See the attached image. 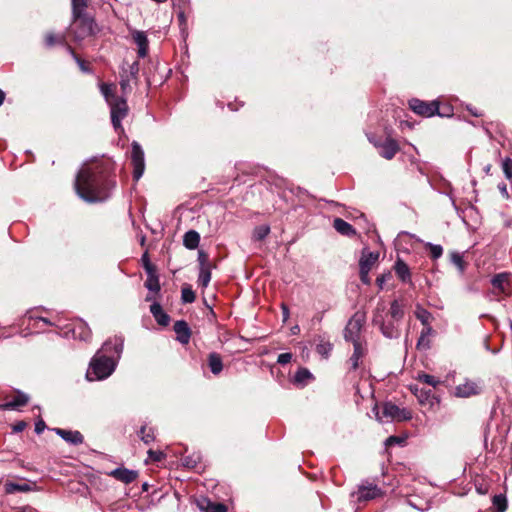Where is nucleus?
Masks as SVG:
<instances>
[{
  "label": "nucleus",
  "instance_id": "f257e3e1",
  "mask_svg": "<svg viewBox=\"0 0 512 512\" xmlns=\"http://www.w3.org/2000/svg\"><path fill=\"white\" fill-rule=\"evenodd\" d=\"M115 185L111 178V164L104 162L83 166L75 180L77 194L90 203L108 199Z\"/></svg>",
  "mask_w": 512,
  "mask_h": 512
},
{
  "label": "nucleus",
  "instance_id": "f03ea898",
  "mask_svg": "<svg viewBox=\"0 0 512 512\" xmlns=\"http://www.w3.org/2000/svg\"><path fill=\"white\" fill-rule=\"evenodd\" d=\"M124 340L115 336L105 341L93 356L86 377L89 381L108 378L115 370L123 351Z\"/></svg>",
  "mask_w": 512,
  "mask_h": 512
},
{
  "label": "nucleus",
  "instance_id": "7ed1b4c3",
  "mask_svg": "<svg viewBox=\"0 0 512 512\" xmlns=\"http://www.w3.org/2000/svg\"><path fill=\"white\" fill-rule=\"evenodd\" d=\"M100 91L110 107L111 122L114 129H122L121 122L128 114V105L125 96L115 94L116 85L113 83H100Z\"/></svg>",
  "mask_w": 512,
  "mask_h": 512
},
{
  "label": "nucleus",
  "instance_id": "20e7f679",
  "mask_svg": "<svg viewBox=\"0 0 512 512\" xmlns=\"http://www.w3.org/2000/svg\"><path fill=\"white\" fill-rule=\"evenodd\" d=\"M366 323V313L364 311H356L352 317L348 320L344 331V339L351 343L365 342L362 339L361 333Z\"/></svg>",
  "mask_w": 512,
  "mask_h": 512
},
{
  "label": "nucleus",
  "instance_id": "39448f33",
  "mask_svg": "<svg viewBox=\"0 0 512 512\" xmlns=\"http://www.w3.org/2000/svg\"><path fill=\"white\" fill-rule=\"evenodd\" d=\"M384 307H377L373 313L372 323L378 326L382 335L389 339H396L400 336V328L398 322L393 319L385 321L384 319Z\"/></svg>",
  "mask_w": 512,
  "mask_h": 512
},
{
  "label": "nucleus",
  "instance_id": "423d86ee",
  "mask_svg": "<svg viewBox=\"0 0 512 512\" xmlns=\"http://www.w3.org/2000/svg\"><path fill=\"white\" fill-rule=\"evenodd\" d=\"M376 418L380 422L384 421V419H386L387 421H405L410 420L412 418V413L410 410L400 408L392 402H385L382 406L381 414L379 412H376Z\"/></svg>",
  "mask_w": 512,
  "mask_h": 512
},
{
  "label": "nucleus",
  "instance_id": "0eeeda50",
  "mask_svg": "<svg viewBox=\"0 0 512 512\" xmlns=\"http://www.w3.org/2000/svg\"><path fill=\"white\" fill-rule=\"evenodd\" d=\"M409 107L413 112L424 117H432L435 114L442 116L439 112L438 102L436 101L426 102L414 98L409 101Z\"/></svg>",
  "mask_w": 512,
  "mask_h": 512
},
{
  "label": "nucleus",
  "instance_id": "6e6552de",
  "mask_svg": "<svg viewBox=\"0 0 512 512\" xmlns=\"http://www.w3.org/2000/svg\"><path fill=\"white\" fill-rule=\"evenodd\" d=\"M482 392V385L480 381L465 379L461 384L454 388V396L458 398H469L479 395Z\"/></svg>",
  "mask_w": 512,
  "mask_h": 512
},
{
  "label": "nucleus",
  "instance_id": "1a4fd4ad",
  "mask_svg": "<svg viewBox=\"0 0 512 512\" xmlns=\"http://www.w3.org/2000/svg\"><path fill=\"white\" fill-rule=\"evenodd\" d=\"M131 162L133 165V178L138 181L145 169L144 152L137 142L132 143Z\"/></svg>",
  "mask_w": 512,
  "mask_h": 512
},
{
  "label": "nucleus",
  "instance_id": "9d476101",
  "mask_svg": "<svg viewBox=\"0 0 512 512\" xmlns=\"http://www.w3.org/2000/svg\"><path fill=\"white\" fill-rule=\"evenodd\" d=\"M73 20L79 25L78 29L74 32L76 39H84L94 33V21L86 13H83V16Z\"/></svg>",
  "mask_w": 512,
  "mask_h": 512
},
{
  "label": "nucleus",
  "instance_id": "9b49d317",
  "mask_svg": "<svg viewBox=\"0 0 512 512\" xmlns=\"http://www.w3.org/2000/svg\"><path fill=\"white\" fill-rule=\"evenodd\" d=\"M359 502L373 500L382 495L381 489L372 483L361 484L357 491Z\"/></svg>",
  "mask_w": 512,
  "mask_h": 512
},
{
  "label": "nucleus",
  "instance_id": "f8f14e48",
  "mask_svg": "<svg viewBox=\"0 0 512 512\" xmlns=\"http://www.w3.org/2000/svg\"><path fill=\"white\" fill-rule=\"evenodd\" d=\"M109 476L121 481L125 484H130L138 477V472L130 470L125 467H118L108 473Z\"/></svg>",
  "mask_w": 512,
  "mask_h": 512
},
{
  "label": "nucleus",
  "instance_id": "ddd939ff",
  "mask_svg": "<svg viewBox=\"0 0 512 512\" xmlns=\"http://www.w3.org/2000/svg\"><path fill=\"white\" fill-rule=\"evenodd\" d=\"M353 344V354L351 355L349 362L351 369L356 370L360 366L361 359L367 354V342H356Z\"/></svg>",
  "mask_w": 512,
  "mask_h": 512
},
{
  "label": "nucleus",
  "instance_id": "4468645a",
  "mask_svg": "<svg viewBox=\"0 0 512 512\" xmlns=\"http://www.w3.org/2000/svg\"><path fill=\"white\" fill-rule=\"evenodd\" d=\"M54 432L58 436H60L64 441H66L67 443H70L72 445H80L84 441L83 435L77 430L72 431V430H65V429H61V428H55Z\"/></svg>",
  "mask_w": 512,
  "mask_h": 512
},
{
  "label": "nucleus",
  "instance_id": "2eb2a0df",
  "mask_svg": "<svg viewBox=\"0 0 512 512\" xmlns=\"http://www.w3.org/2000/svg\"><path fill=\"white\" fill-rule=\"evenodd\" d=\"M174 332L176 333V339L181 344H188L191 338V330L184 320H178L174 324Z\"/></svg>",
  "mask_w": 512,
  "mask_h": 512
},
{
  "label": "nucleus",
  "instance_id": "dca6fc26",
  "mask_svg": "<svg viewBox=\"0 0 512 512\" xmlns=\"http://www.w3.org/2000/svg\"><path fill=\"white\" fill-rule=\"evenodd\" d=\"M132 38L135 44L138 46L139 58L146 57L148 54L149 42L145 32L135 30L132 32Z\"/></svg>",
  "mask_w": 512,
  "mask_h": 512
},
{
  "label": "nucleus",
  "instance_id": "f3484780",
  "mask_svg": "<svg viewBox=\"0 0 512 512\" xmlns=\"http://www.w3.org/2000/svg\"><path fill=\"white\" fill-rule=\"evenodd\" d=\"M145 270L148 274L147 280L145 281V287L151 291L158 293L160 291V283L158 277L155 275L154 266L151 263L145 265Z\"/></svg>",
  "mask_w": 512,
  "mask_h": 512
},
{
  "label": "nucleus",
  "instance_id": "a211bd4d",
  "mask_svg": "<svg viewBox=\"0 0 512 512\" xmlns=\"http://www.w3.org/2000/svg\"><path fill=\"white\" fill-rule=\"evenodd\" d=\"M29 401V396L23 392L18 391L17 395L10 401L0 405L1 410H15L21 406H25Z\"/></svg>",
  "mask_w": 512,
  "mask_h": 512
},
{
  "label": "nucleus",
  "instance_id": "6ab92c4d",
  "mask_svg": "<svg viewBox=\"0 0 512 512\" xmlns=\"http://www.w3.org/2000/svg\"><path fill=\"white\" fill-rule=\"evenodd\" d=\"M379 154L387 159L391 160L396 153L399 151L398 143L393 139H387L384 143L379 146Z\"/></svg>",
  "mask_w": 512,
  "mask_h": 512
},
{
  "label": "nucleus",
  "instance_id": "aec40b11",
  "mask_svg": "<svg viewBox=\"0 0 512 512\" xmlns=\"http://www.w3.org/2000/svg\"><path fill=\"white\" fill-rule=\"evenodd\" d=\"M150 312L159 325L167 326L169 324L170 316L164 312L162 306L158 302L152 303L150 306Z\"/></svg>",
  "mask_w": 512,
  "mask_h": 512
},
{
  "label": "nucleus",
  "instance_id": "412c9836",
  "mask_svg": "<svg viewBox=\"0 0 512 512\" xmlns=\"http://www.w3.org/2000/svg\"><path fill=\"white\" fill-rule=\"evenodd\" d=\"M198 507L204 512H227V507L224 504L211 502L207 498L199 500Z\"/></svg>",
  "mask_w": 512,
  "mask_h": 512
},
{
  "label": "nucleus",
  "instance_id": "4be33fe9",
  "mask_svg": "<svg viewBox=\"0 0 512 512\" xmlns=\"http://www.w3.org/2000/svg\"><path fill=\"white\" fill-rule=\"evenodd\" d=\"M379 258V253L377 252H368L364 250L362 252V256L359 261V267L365 268L366 270H371L374 264L377 262Z\"/></svg>",
  "mask_w": 512,
  "mask_h": 512
},
{
  "label": "nucleus",
  "instance_id": "5701e85b",
  "mask_svg": "<svg viewBox=\"0 0 512 512\" xmlns=\"http://www.w3.org/2000/svg\"><path fill=\"white\" fill-rule=\"evenodd\" d=\"M208 367L214 375H219L223 370V362L220 354L211 352L208 355Z\"/></svg>",
  "mask_w": 512,
  "mask_h": 512
},
{
  "label": "nucleus",
  "instance_id": "b1692460",
  "mask_svg": "<svg viewBox=\"0 0 512 512\" xmlns=\"http://www.w3.org/2000/svg\"><path fill=\"white\" fill-rule=\"evenodd\" d=\"M333 227L338 233L345 236H354L356 234L353 226L341 218L334 219Z\"/></svg>",
  "mask_w": 512,
  "mask_h": 512
},
{
  "label": "nucleus",
  "instance_id": "393cba45",
  "mask_svg": "<svg viewBox=\"0 0 512 512\" xmlns=\"http://www.w3.org/2000/svg\"><path fill=\"white\" fill-rule=\"evenodd\" d=\"M34 488L28 483H15V482H6L4 484V490L7 494H14L16 492H30Z\"/></svg>",
  "mask_w": 512,
  "mask_h": 512
},
{
  "label": "nucleus",
  "instance_id": "a878e982",
  "mask_svg": "<svg viewBox=\"0 0 512 512\" xmlns=\"http://www.w3.org/2000/svg\"><path fill=\"white\" fill-rule=\"evenodd\" d=\"M200 242V234L195 230H189L184 234L183 245L189 249L194 250L198 247Z\"/></svg>",
  "mask_w": 512,
  "mask_h": 512
},
{
  "label": "nucleus",
  "instance_id": "bb28decb",
  "mask_svg": "<svg viewBox=\"0 0 512 512\" xmlns=\"http://www.w3.org/2000/svg\"><path fill=\"white\" fill-rule=\"evenodd\" d=\"M395 273L398 276V278L403 282H408L411 280V273L408 265L402 261L401 259H398L394 266Z\"/></svg>",
  "mask_w": 512,
  "mask_h": 512
},
{
  "label": "nucleus",
  "instance_id": "cd10ccee",
  "mask_svg": "<svg viewBox=\"0 0 512 512\" xmlns=\"http://www.w3.org/2000/svg\"><path fill=\"white\" fill-rule=\"evenodd\" d=\"M508 277L509 275L507 273H500L495 275L491 279V284L494 289L498 290L500 293H505L506 287L508 285Z\"/></svg>",
  "mask_w": 512,
  "mask_h": 512
},
{
  "label": "nucleus",
  "instance_id": "c85d7f7f",
  "mask_svg": "<svg viewBox=\"0 0 512 512\" xmlns=\"http://www.w3.org/2000/svg\"><path fill=\"white\" fill-rule=\"evenodd\" d=\"M405 314L404 305L401 304L398 300L392 301L390 305L389 315L391 319L396 322H400Z\"/></svg>",
  "mask_w": 512,
  "mask_h": 512
},
{
  "label": "nucleus",
  "instance_id": "c756f323",
  "mask_svg": "<svg viewBox=\"0 0 512 512\" xmlns=\"http://www.w3.org/2000/svg\"><path fill=\"white\" fill-rule=\"evenodd\" d=\"M135 80H136L135 78L130 77V74H127V71L125 70V68H122V71L120 73V83L119 84H120L123 96H126L127 94H129L131 92V90H132L131 82L135 81Z\"/></svg>",
  "mask_w": 512,
  "mask_h": 512
},
{
  "label": "nucleus",
  "instance_id": "7c9ffc66",
  "mask_svg": "<svg viewBox=\"0 0 512 512\" xmlns=\"http://www.w3.org/2000/svg\"><path fill=\"white\" fill-rule=\"evenodd\" d=\"M415 316L424 327L431 326L430 323L433 319L432 314L419 304L416 306Z\"/></svg>",
  "mask_w": 512,
  "mask_h": 512
},
{
  "label": "nucleus",
  "instance_id": "2f4dec72",
  "mask_svg": "<svg viewBox=\"0 0 512 512\" xmlns=\"http://www.w3.org/2000/svg\"><path fill=\"white\" fill-rule=\"evenodd\" d=\"M433 334V328L431 326L423 327L420 337L417 342L418 348L428 349L430 348L429 337Z\"/></svg>",
  "mask_w": 512,
  "mask_h": 512
},
{
  "label": "nucleus",
  "instance_id": "473e14b6",
  "mask_svg": "<svg viewBox=\"0 0 512 512\" xmlns=\"http://www.w3.org/2000/svg\"><path fill=\"white\" fill-rule=\"evenodd\" d=\"M87 0H72V16L73 19L83 16L86 13Z\"/></svg>",
  "mask_w": 512,
  "mask_h": 512
},
{
  "label": "nucleus",
  "instance_id": "72a5a7b5",
  "mask_svg": "<svg viewBox=\"0 0 512 512\" xmlns=\"http://www.w3.org/2000/svg\"><path fill=\"white\" fill-rule=\"evenodd\" d=\"M450 260H451L452 264H454L457 267L458 271L461 274H463L467 267V264L463 259V255L456 251L451 252Z\"/></svg>",
  "mask_w": 512,
  "mask_h": 512
},
{
  "label": "nucleus",
  "instance_id": "f704fd0d",
  "mask_svg": "<svg viewBox=\"0 0 512 512\" xmlns=\"http://www.w3.org/2000/svg\"><path fill=\"white\" fill-rule=\"evenodd\" d=\"M211 280V268L199 269L198 284L202 288H206Z\"/></svg>",
  "mask_w": 512,
  "mask_h": 512
},
{
  "label": "nucleus",
  "instance_id": "c9c22d12",
  "mask_svg": "<svg viewBox=\"0 0 512 512\" xmlns=\"http://www.w3.org/2000/svg\"><path fill=\"white\" fill-rule=\"evenodd\" d=\"M270 233V227L268 225L257 226L253 231V238L257 241H262Z\"/></svg>",
  "mask_w": 512,
  "mask_h": 512
},
{
  "label": "nucleus",
  "instance_id": "e433bc0d",
  "mask_svg": "<svg viewBox=\"0 0 512 512\" xmlns=\"http://www.w3.org/2000/svg\"><path fill=\"white\" fill-rule=\"evenodd\" d=\"M195 298V292L192 290L191 286L186 285L182 288L181 299L183 303H193Z\"/></svg>",
  "mask_w": 512,
  "mask_h": 512
},
{
  "label": "nucleus",
  "instance_id": "4c0bfd02",
  "mask_svg": "<svg viewBox=\"0 0 512 512\" xmlns=\"http://www.w3.org/2000/svg\"><path fill=\"white\" fill-rule=\"evenodd\" d=\"M425 247L430 250V256L433 260L440 258L443 254V248L441 245L428 242L425 244Z\"/></svg>",
  "mask_w": 512,
  "mask_h": 512
},
{
  "label": "nucleus",
  "instance_id": "58836bf2",
  "mask_svg": "<svg viewBox=\"0 0 512 512\" xmlns=\"http://www.w3.org/2000/svg\"><path fill=\"white\" fill-rule=\"evenodd\" d=\"M139 434H140L141 440L145 444H149L152 441H154L155 437H154L153 430L151 428L148 429L146 426H142L139 431Z\"/></svg>",
  "mask_w": 512,
  "mask_h": 512
},
{
  "label": "nucleus",
  "instance_id": "ea45409f",
  "mask_svg": "<svg viewBox=\"0 0 512 512\" xmlns=\"http://www.w3.org/2000/svg\"><path fill=\"white\" fill-rule=\"evenodd\" d=\"M65 41V36H57L54 33H47L45 36V45L47 47H52L56 43H63Z\"/></svg>",
  "mask_w": 512,
  "mask_h": 512
},
{
  "label": "nucleus",
  "instance_id": "a19ab883",
  "mask_svg": "<svg viewBox=\"0 0 512 512\" xmlns=\"http://www.w3.org/2000/svg\"><path fill=\"white\" fill-rule=\"evenodd\" d=\"M417 379L432 387H436L440 383L434 376L425 373L419 374Z\"/></svg>",
  "mask_w": 512,
  "mask_h": 512
},
{
  "label": "nucleus",
  "instance_id": "79ce46f5",
  "mask_svg": "<svg viewBox=\"0 0 512 512\" xmlns=\"http://www.w3.org/2000/svg\"><path fill=\"white\" fill-rule=\"evenodd\" d=\"M331 350H332V344L330 342H320L316 346V351L324 357H328Z\"/></svg>",
  "mask_w": 512,
  "mask_h": 512
},
{
  "label": "nucleus",
  "instance_id": "37998d69",
  "mask_svg": "<svg viewBox=\"0 0 512 512\" xmlns=\"http://www.w3.org/2000/svg\"><path fill=\"white\" fill-rule=\"evenodd\" d=\"M198 262H199V269L211 268V265L209 263V255L203 250L198 251Z\"/></svg>",
  "mask_w": 512,
  "mask_h": 512
},
{
  "label": "nucleus",
  "instance_id": "c03bdc74",
  "mask_svg": "<svg viewBox=\"0 0 512 512\" xmlns=\"http://www.w3.org/2000/svg\"><path fill=\"white\" fill-rule=\"evenodd\" d=\"M312 375L311 373L305 369V368H302V369H299L296 374H295V381L298 382V383H302V382H305L307 379L311 378Z\"/></svg>",
  "mask_w": 512,
  "mask_h": 512
},
{
  "label": "nucleus",
  "instance_id": "a18cd8bd",
  "mask_svg": "<svg viewBox=\"0 0 512 512\" xmlns=\"http://www.w3.org/2000/svg\"><path fill=\"white\" fill-rule=\"evenodd\" d=\"M502 168H503L505 177L508 180H512V159H510V158L504 159L503 163H502Z\"/></svg>",
  "mask_w": 512,
  "mask_h": 512
},
{
  "label": "nucleus",
  "instance_id": "49530a36",
  "mask_svg": "<svg viewBox=\"0 0 512 512\" xmlns=\"http://www.w3.org/2000/svg\"><path fill=\"white\" fill-rule=\"evenodd\" d=\"M148 456L149 458L154 462H159L162 459L165 458V454L162 451L159 450H148Z\"/></svg>",
  "mask_w": 512,
  "mask_h": 512
},
{
  "label": "nucleus",
  "instance_id": "de8ad7c7",
  "mask_svg": "<svg viewBox=\"0 0 512 512\" xmlns=\"http://www.w3.org/2000/svg\"><path fill=\"white\" fill-rule=\"evenodd\" d=\"M125 70L127 71V74H130L131 78L137 79V75L139 72V63L135 61L131 65H129V67Z\"/></svg>",
  "mask_w": 512,
  "mask_h": 512
},
{
  "label": "nucleus",
  "instance_id": "09e8293b",
  "mask_svg": "<svg viewBox=\"0 0 512 512\" xmlns=\"http://www.w3.org/2000/svg\"><path fill=\"white\" fill-rule=\"evenodd\" d=\"M291 359V353H282L278 356L277 363H279L280 365H286L291 361Z\"/></svg>",
  "mask_w": 512,
  "mask_h": 512
},
{
  "label": "nucleus",
  "instance_id": "8fccbe9b",
  "mask_svg": "<svg viewBox=\"0 0 512 512\" xmlns=\"http://www.w3.org/2000/svg\"><path fill=\"white\" fill-rule=\"evenodd\" d=\"M69 51L71 52L72 56L74 57V59L76 60V62L78 63L80 69L83 71V72H89V69L87 68V66L85 65V62L83 60H81L75 53L74 51L68 47Z\"/></svg>",
  "mask_w": 512,
  "mask_h": 512
},
{
  "label": "nucleus",
  "instance_id": "3c124183",
  "mask_svg": "<svg viewBox=\"0 0 512 512\" xmlns=\"http://www.w3.org/2000/svg\"><path fill=\"white\" fill-rule=\"evenodd\" d=\"M369 270H366L365 268H360V279L362 283L369 285L371 282V279L369 277Z\"/></svg>",
  "mask_w": 512,
  "mask_h": 512
},
{
  "label": "nucleus",
  "instance_id": "603ef678",
  "mask_svg": "<svg viewBox=\"0 0 512 512\" xmlns=\"http://www.w3.org/2000/svg\"><path fill=\"white\" fill-rule=\"evenodd\" d=\"M198 459L199 457H197V459H193L192 457L187 456L184 457L182 461L185 466L193 468L196 466Z\"/></svg>",
  "mask_w": 512,
  "mask_h": 512
},
{
  "label": "nucleus",
  "instance_id": "864d4df0",
  "mask_svg": "<svg viewBox=\"0 0 512 512\" xmlns=\"http://www.w3.org/2000/svg\"><path fill=\"white\" fill-rule=\"evenodd\" d=\"M46 428V424L45 422L42 420V419H39L36 423H35V432L37 434H41Z\"/></svg>",
  "mask_w": 512,
  "mask_h": 512
},
{
  "label": "nucleus",
  "instance_id": "5fc2aeb1",
  "mask_svg": "<svg viewBox=\"0 0 512 512\" xmlns=\"http://www.w3.org/2000/svg\"><path fill=\"white\" fill-rule=\"evenodd\" d=\"M26 428V422L19 421L14 424L13 431L16 433L22 432Z\"/></svg>",
  "mask_w": 512,
  "mask_h": 512
},
{
  "label": "nucleus",
  "instance_id": "6e6d98bb",
  "mask_svg": "<svg viewBox=\"0 0 512 512\" xmlns=\"http://www.w3.org/2000/svg\"><path fill=\"white\" fill-rule=\"evenodd\" d=\"M281 308H282L283 320L287 321L290 316L289 308L285 304H282Z\"/></svg>",
  "mask_w": 512,
  "mask_h": 512
},
{
  "label": "nucleus",
  "instance_id": "4d7b16f0",
  "mask_svg": "<svg viewBox=\"0 0 512 512\" xmlns=\"http://www.w3.org/2000/svg\"><path fill=\"white\" fill-rule=\"evenodd\" d=\"M385 281H386V275L385 274L377 277V279H376V282H377V284H378V286L380 288H383V284L385 283Z\"/></svg>",
  "mask_w": 512,
  "mask_h": 512
},
{
  "label": "nucleus",
  "instance_id": "13d9d810",
  "mask_svg": "<svg viewBox=\"0 0 512 512\" xmlns=\"http://www.w3.org/2000/svg\"><path fill=\"white\" fill-rule=\"evenodd\" d=\"M400 440L398 437L396 436H390L387 440H386V443L387 444H392V443H399Z\"/></svg>",
  "mask_w": 512,
  "mask_h": 512
},
{
  "label": "nucleus",
  "instance_id": "bf43d9fd",
  "mask_svg": "<svg viewBox=\"0 0 512 512\" xmlns=\"http://www.w3.org/2000/svg\"><path fill=\"white\" fill-rule=\"evenodd\" d=\"M498 188L503 195L508 196L507 187L505 184L499 185Z\"/></svg>",
  "mask_w": 512,
  "mask_h": 512
},
{
  "label": "nucleus",
  "instance_id": "052dcab7",
  "mask_svg": "<svg viewBox=\"0 0 512 512\" xmlns=\"http://www.w3.org/2000/svg\"><path fill=\"white\" fill-rule=\"evenodd\" d=\"M90 337V331L85 329L83 335L81 336V339L87 341Z\"/></svg>",
  "mask_w": 512,
  "mask_h": 512
},
{
  "label": "nucleus",
  "instance_id": "680f3d73",
  "mask_svg": "<svg viewBox=\"0 0 512 512\" xmlns=\"http://www.w3.org/2000/svg\"><path fill=\"white\" fill-rule=\"evenodd\" d=\"M142 262H143V266L145 267V265L148 263H150V260H149V257H148V254L147 253H144L143 256H142Z\"/></svg>",
  "mask_w": 512,
  "mask_h": 512
},
{
  "label": "nucleus",
  "instance_id": "e2e57ef3",
  "mask_svg": "<svg viewBox=\"0 0 512 512\" xmlns=\"http://www.w3.org/2000/svg\"><path fill=\"white\" fill-rule=\"evenodd\" d=\"M468 110L470 111V113L473 115V116H476V117H480L482 116L481 113H479L478 111L476 110H473L472 108H468Z\"/></svg>",
  "mask_w": 512,
  "mask_h": 512
},
{
  "label": "nucleus",
  "instance_id": "0e129e2a",
  "mask_svg": "<svg viewBox=\"0 0 512 512\" xmlns=\"http://www.w3.org/2000/svg\"><path fill=\"white\" fill-rule=\"evenodd\" d=\"M178 18L180 20V24L182 25L185 22V15L183 12H180L178 15Z\"/></svg>",
  "mask_w": 512,
  "mask_h": 512
},
{
  "label": "nucleus",
  "instance_id": "69168bd1",
  "mask_svg": "<svg viewBox=\"0 0 512 512\" xmlns=\"http://www.w3.org/2000/svg\"><path fill=\"white\" fill-rule=\"evenodd\" d=\"M5 99V93L0 89V106L3 104Z\"/></svg>",
  "mask_w": 512,
  "mask_h": 512
},
{
  "label": "nucleus",
  "instance_id": "338daca9",
  "mask_svg": "<svg viewBox=\"0 0 512 512\" xmlns=\"http://www.w3.org/2000/svg\"><path fill=\"white\" fill-rule=\"evenodd\" d=\"M153 299H154V297L152 295H147L146 298H145V300L147 302L152 301Z\"/></svg>",
  "mask_w": 512,
  "mask_h": 512
},
{
  "label": "nucleus",
  "instance_id": "774afa93",
  "mask_svg": "<svg viewBox=\"0 0 512 512\" xmlns=\"http://www.w3.org/2000/svg\"><path fill=\"white\" fill-rule=\"evenodd\" d=\"M41 321H43L46 324H50L49 320L46 318H40Z\"/></svg>",
  "mask_w": 512,
  "mask_h": 512
}]
</instances>
